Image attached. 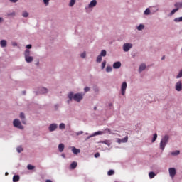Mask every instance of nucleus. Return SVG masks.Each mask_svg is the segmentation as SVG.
<instances>
[{
    "mask_svg": "<svg viewBox=\"0 0 182 182\" xmlns=\"http://www.w3.org/2000/svg\"><path fill=\"white\" fill-rule=\"evenodd\" d=\"M121 67H122V63H120V61L115 62L113 64L114 69H120Z\"/></svg>",
    "mask_w": 182,
    "mask_h": 182,
    "instance_id": "0eeeda50",
    "label": "nucleus"
},
{
    "mask_svg": "<svg viewBox=\"0 0 182 182\" xmlns=\"http://www.w3.org/2000/svg\"><path fill=\"white\" fill-rule=\"evenodd\" d=\"M72 151L74 154H79L80 153V149H76L75 147H72Z\"/></svg>",
    "mask_w": 182,
    "mask_h": 182,
    "instance_id": "9b49d317",
    "label": "nucleus"
},
{
    "mask_svg": "<svg viewBox=\"0 0 182 182\" xmlns=\"http://www.w3.org/2000/svg\"><path fill=\"white\" fill-rule=\"evenodd\" d=\"M100 143H102V144H106L107 146H110V141L109 140L101 141Z\"/></svg>",
    "mask_w": 182,
    "mask_h": 182,
    "instance_id": "f3484780",
    "label": "nucleus"
},
{
    "mask_svg": "<svg viewBox=\"0 0 182 182\" xmlns=\"http://www.w3.org/2000/svg\"><path fill=\"white\" fill-rule=\"evenodd\" d=\"M76 167H77V162H73L70 164V168H72V170H74V168H76Z\"/></svg>",
    "mask_w": 182,
    "mask_h": 182,
    "instance_id": "4468645a",
    "label": "nucleus"
},
{
    "mask_svg": "<svg viewBox=\"0 0 182 182\" xmlns=\"http://www.w3.org/2000/svg\"><path fill=\"white\" fill-rule=\"evenodd\" d=\"M75 2H76V0H70V2L69 4V6H73V5H75Z\"/></svg>",
    "mask_w": 182,
    "mask_h": 182,
    "instance_id": "473e14b6",
    "label": "nucleus"
},
{
    "mask_svg": "<svg viewBox=\"0 0 182 182\" xmlns=\"http://www.w3.org/2000/svg\"><path fill=\"white\" fill-rule=\"evenodd\" d=\"M126 89H127V83L126 82H124L121 87V92L123 96L126 95Z\"/></svg>",
    "mask_w": 182,
    "mask_h": 182,
    "instance_id": "20e7f679",
    "label": "nucleus"
},
{
    "mask_svg": "<svg viewBox=\"0 0 182 182\" xmlns=\"http://www.w3.org/2000/svg\"><path fill=\"white\" fill-rule=\"evenodd\" d=\"M10 1H11V2H14V3L18 2V0H10Z\"/></svg>",
    "mask_w": 182,
    "mask_h": 182,
    "instance_id": "3c124183",
    "label": "nucleus"
},
{
    "mask_svg": "<svg viewBox=\"0 0 182 182\" xmlns=\"http://www.w3.org/2000/svg\"><path fill=\"white\" fill-rule=\"evenodd\" d=\"M107 52H106V50H102V51H101V53H100V56H106V55H107Z\"/></svg>",
    "mask_w": 182,
    "mask_h": 182,
    "instance_id": "cd10ccee",
    "label": "nucleus"
},
{
    "mask_svg": "<svg viewBox=\"0 0 182 182\" xmlns=\"http://www.w3.org/2000/svg\"><path fill=\"white\" fill-rule=\"evenodd\" d=\"M103 132H104V134H105V133H108V134H112V130H110V129H109V128L105 129L103 131Z\"/></svg>",
    "mask_w": 182,
    "mask_h": 182,
    "instance_id": "4be33fe9",
    "label": "nucleus"
},
{
    "mask_svg": "<svg viewBox=\"0 0 182 182\" xmlns=\"http://www.w3.org/2000/svg\"><path fill=\"white\" fill-rule=\"evenodd\" d=\"M65 124H63V123H61V124L59 125V129H60L61 130L65 129Z\"/></svg>",
    "mask_w": 182,
    "mask_h": 182,
    "instance_id": "2f4dec72",
    "label": "nucleus"
},
{
    "mask_svg": "<svg viewBox=\"0 0 182 182\" xmlns=\"http://www.w3.org/2000/svg\"><path fill=\"white\" fill-rule=\"evenodd\" d=\"M45 5H49V0H43Z\"/></svg>",
    "mask_w": 182,
    "mask_h": 182,
    "instance_id": "49530a36",
    "label": "nucleus"
},
{
    "mask_svg": "<svg viewBox=\"0 0 182 182\" xmlns=\"http://www.w3.org/2000/svg\"><path fill=\"white\" fill-rule=\"evenodd\" d=\"M46 182H52V181H51V180H49V179H47V180L46 181Z\"/></svg>",
    "mask_w": 182,
    "mask_h": 182,
    "instance_id": "5fc2aeb1",
    "label": "nucleus"
},
{
    "mask_svg": "<svg viewBox=\"0 0 182 182\" xmlns=\"http://www.w3.org/2000/svg\"><path fill=\"white\" fill-rule=\"evenodd\" d=\"M17 151L18 153H21V151H23V148L22 146L17 147Z\"/></svg>",
    "mask_w": 182,
    "mask_h": 182,
    "instance_id": "f704fd0d",
    "label": "nucleus"
},
{
    "mask_svg": "<svg viewBox=\"0 0 182 182\" xmlns=\"http://www.w3.org/2000/svg\"><path fill=\"white\" fill-rule=\"evenodd\" d=\"M168 139L169 138H168V135H166L162 138V139L160 142V149H161V150H164L167 143H168Z\"/></svg>",
    "mask_w": 182,
    "mask_h": 182,
    "instance_id": "f03ea898",
    "label": "nucleus"
},
{
    "mask_svg": "<svg viewBox=\"0 0 182 182\" xmlns=\"http://www.w3.org/2000/svg\"><path fill=\"white\" fill-rule=\"evenodd\" d=\"M144 14L145 15H150V9H146L144 11Z\"/></svg>",
    "mask_w": 182,
    "mask_h": 182,
    "instance_id": "58836bf2",
    "label": "nucleus"
},
{
    "mask_svg": "<svg viewBox=\"0 0 182 182\" xmlns=\"http://www.w3.org/2000/svg\"><path fill=\"white\" fill-rule=\"evenodd\" d=\"M95 158L100 157V154L99 152H97V153L95 154Z\"/></svg>",
    "mask_w": 182,
    "mask_h": 182,
    "instance_id": "de8ad7c7",
    "label": "nucleus"
},
{
    "mask_svg": "<svg viewBox=\"0 0 182 182\" xmlns=\"http://www.w3.org/2000/svg\"><path fill=\"white\" fill-rule=\"evenodd\" d=\"M132 46H124L123 48L124 52H129Z\"/></svg>",
    "mask_w": 182,
    "mask_h": 182,
    "instance_id": "412c9836",
    "label": "nucleus"
},
{
    "mask_svg": "<svg viewBox=\"0 0 182 182\" xmlns=\"http://www.w3.org/2000/svg\"><path fill=\"white\" fill-rule=\"evenodd\" d=\"M84 90L85 92H89V90H90V88H89V87H85Z\"/></svg>",
    "mask_w": 182,
    "mask_h": 182,
    "instance_id": "09e8293b",
    "label": "nucleus"
},
{
    "mask_svg": "<svg viewBox=\"0 0 182 182\" xmlns=\"http://www.w3.org/2000/svg\"><path fill=\"white\" fill-rule=\"evenodd\" d=\"M97 63H100L102 62V55H98L96 60Z\"/></svg>",
    "mask_w": 182,
    "mask_h": 182,
    "instance_id": "bb28decb",
    "label": "nucleus"
},
{
    "mask_svg": "<svg viewBox=\"0 0 182 182\" xmlns=\"http://www.w3.org/2000/svg\"><path fill=\"white\" fill-rule=\"evenodd\" d=\"M169 171V176L170 177H171V178H174V177L176 176V174L177 173V171H176V168H170L168 169Z\"/></svg>",
    "mask_w": 182,
    "mask_h": 182,
    "instance_id": "39448f33",
    "label": "nucleus"
},
{
    "mask_svg": "<svg viewBox=\"0 0 182 182\" xmlns=\"http://www.w3.org/2000/svg\"><path fill=\"white\" fill-rule=\"evenodd\" d=\"M180 77H182V70H181L178 75L176 76L177 79H180Z\"/></svg>",
    "mask_w": 182,
    "mask_h": 182,
    "instance_id": "a19ab883",
    "label": "nucleus"
},
{
    "mask_svg": "<svg viewBox=\"0 0 182 182\" xmlns=\"http://www.w3.org/2000/svg\"><path fill=\"white\" fill-rule=\"evenodd\" d=\"M156 140H157V134H154V137L152 139V143H154V141H156Z\"/></svg>",
    "mask_w": 182,
    "mask_h": 182,
    "instance_id": "4c0bfd02",
    "label": "nucleus"
},
{
    "mask_svg": "<svg viewBox=\"0 0 182 182\" xmlns=\"http://www.w3.org/2000/svg\"><path fill=\"white\" fill-rule=\"evenodd\" d=\"M144 69H146V64H141L139 66V72H143V70H144Z\"/></svg>",
    "mask_w": 182,
    "mask_h": 182,
    "instance_id": "dca6fc26",
    "label": "nucleus"
},
{
    "mask_svg": "<svg viewBox=\"0 0 182 182\" xmlns=\"http://www.w3.org/2000/svg\"><path fill=\"white\" fill-rule=\"evenodd\" d=\"M48 129H49L50 132H55V130H56V129H58V124H51L49 126Z\"/></svg>",
    "mask_w": 182,
    "mask_h": 182,
    "instance_id": "6e6552de",
    "label": "nucleus"
},
{
    "mask_svg": "<svg viewBox=\"0 0 182 182\" xmlns=\"http://www.w3.org/2000/svg\"><path fill=\"white\" fill-rule=\"evenodd\" d=\"M107 174L109 176H113V174H114V171L111 169L107 172Z\"/></svg>",
    "mask_w": 182,
    "mask_h": 182,
    "instance_id": "e433bc0d",
    "label": "nucleus"
},
{
    "mask_svg": "<svg viewBox=\"0 0 182 182\" xmlns=\"http://www.w3.org/2000/svg\"><path fill=\"white\" fill-rule=\"evenodd\" d=\"M77 136H80V134H83V131H80L76 133Z\"/></svg>",
    "mask_w": 182,
    "mask_h": 182,
    "instance_id": "a18cd8bd",
    "label": "nucleus"
},
{
    "mask_svg": "<svg viewBox=\"0 0 182 182\" xmlns=\"http://www.w3.org/2000/svg\"><path fill=\"white\" fill-rule=\"evenodd\" d=\"M19 176L18 175H15L14 177H13V181L14 182H18L19 181Z\"/></svg>",
    "mask_w": 182,
    "mask_h": 182,
    "instance_id": "a211bd4d",
    "label": "nucleus"
},
{
    "mask_svg": "<svg viewBox=\"0 0 182 182\" xmlns=\"http://www.w3.org/2000/svg\"><path fill=\"white\" fill-rule=\"evenodd\" d=\"M20 118H21V119H25V114H23V112H21V113L20 114Z\"/></svg>",
    "mask_w": 182,
    "mask_h": 182,
    "instance_id": "c03bdc74",
    "label": "nucleus"
},
{
    "mask_svg": "<svg viewBox=\"0 0 182 182\" xmlns=\"http://www.w3.org/2000/svg\"><path fill=\"white\" fill-rule=\"evenodd\" d=\"M105 67H106V60L102 63V69H105Z\"/></svg>",
    "mask_w": 182,
    "mask_h": 182,
    "instance_id": "79ce46f5",
    "label": "nucleus"
},
{
    "mask_svg": "<svg viewBox=\"0 0 182 182\" xmlns=\"http://www.w3.org/2000/svg\"><path fill=\"white\" fill-rule=\"evenodd\" d=\"M175 6L176 8H178V9H180V8H182V2L176 3Z\"/></svg>",
    "mask_w": 182,
    "mask_h": 182,
    "instance_id": "6ab92c4d",
    "label": "nucleus"
},
{
    "mask_svg": "<svg viewBox=\"0 0 182 182\" xmlns=\"http://www.w3.org/2000/svg\"><path fill=\"white\" fill-rule=\"evenodd\" d=\"M178 154H180V151H178V150L171 152L172 156H178Z\"/></svg>",
    "mask_w": 182,
    "mask_h": 182,
    "instance_id": "393cba45",
    "label": "nucleus"
},
{
    "mask_svg": "<svg viewBox=\"0 0 182 182\" xmlns=\"http://www.w3.org/2000/svg\"><path fill=\"white\" fill-rule=\"evenodd\" d=\"M81 58H82L83 59H85V58H86V53H82L81 55H80Z\"/></svg>",
    "mask_w": 182,
    "mask_h": 182,
    "instance_id": "37998d69",
    "label": "nucleus"
},
{
    "mask_svg": "<svg viewBox=\"0 0 182 182\" xmlns=\"http://www.w3.org/2000/svg\"><path fill=\"white\" fill-rule=\"evenodd\" d=\"M27 168H28V170H33V168H35V166H33V165L29 164V165L27 166Z\"/></svg>",
    "mask_w": 182,
    "mask_h": 182,
    "instance_id": "c9c22d12",
    "label": "nucleus"
},
{
    "mask_svg": "<svg viewBox=\"0 0 182 182\" xmlns=\"http://www.w3.org/2000/svg\"><path fill=\"white\" fill-rule=\"evenodd\" d=\"M96 109H97L96 107H95L94 110H96Z\"/></svg>",
    "mask_w": 182,
    "mask_h": 182,
    "instance_id": "680f3d73",
    "label": "nucleus"
},
{
    "mask_svg": "<svg viewBox=\"0 0 182 182\" xmlns=\"http://www.w3.org/2000/svg\"><path fill=\"white\" fill-rule=\"evenodd\" d=\"M6 40H1L0 41V45L1 46H6Z\"/></svg>",
    "mask_w": 182,
    "mask_h": 182,
    "instance_id": "aec40b11",
    "label": "nucleus"
},
{
    "mask_svg": "<svg viewBox=\"0 0 182 182\" xmlns=\"http://www.w3.org/2000/svg\"><path fill=\"white\" fill-rule=\"evenodd\" d=\"M177 11H178V8L176 7V9H174L171 11V15H174Z\"/></svg>",
    "mask_w": 182,
    "mask_h": 182,
    "instance_id": "7c9ffc66",
    "label": "nucleus"
},
{
    "mask_svg": "<svg viewBox=\"0 0 182 182\" xmlns=\"http://www.w3.org/2000/svg\"><path fill=\"white\" fill-rule=\"evenodd\" d=\"M99 134H105V132L103 131H98L94 133V136H97Z\"/></svg>",
    "mask_w": 182,
    "mask_h": 182,
    "instance_id": "b1692460",
    "label": "nucleus"
},
{
    "mask_svg": "<svg viewBox=\"0 0 182 182\" xmlns=\"http://www.w3.org/2000/svg\"><path fill=\"white\" fill-rule=\"evenodd\" d=\"M112 68L111 66H107V68H106V72H112Z\"/></svg>",
    "mask_w": 182,
    "mask_h": 182,
    "instance_id": "ea45409f",
    "label": "nucleus"
},
{
    "mask_svg": "<svg viewBox=\"0 0 182 182\" xmlns=\"http://www.w3.org/2000/svg\"><path fill=\"white\" fill-rule=\"evenodd\" d=\"M13 46H17V44L16 43H14Z\"/></svg>",
    "mask_w": 182,
    "mask_h": 182,
    "instance_id": "6e6d98bb",
    "label": "nucleus"
},
{
    "mask_svg": "<svg viewBox=\"0 0 182 182\" xmlns=\"http://www.w3.org/2000/svg\"><path fill=\"white\" fill-rule=\"evenodd\" d=\"M97 4V1L96 0L91 1V2L89 4V8H93L96 6Z\"/></svg>",
    "mask_w": 182,
    "mask_h": 182,
    "instance_id": "9d476101",
    "label": "nucleus"
},
{
    "mask_svg": "<svg viewBox=\"0 0 182 182\" xmlns=\"http://www.w3.org/2000/svg\"><path fill=\"white\" fill-rule=\"evenodd\" d=\"M83 94H80V93H76L75 95H73V92H70L68 94V98L70 100V102H72V100L73 99V100H75V102H80V100H82V99H83Z\"/></svg>",
    "mask_w": 182,
    "mask_h": 182,
    "instance_id": "f257e3e1",
    "label": "nucleus"
},
{
    "mask_svg": "<svg viewBox=\"0 0 182 182\" xmlns=\"http://www.w3.org/2000/svg\"><path fill=\"white\" fill-rule=\"evenodd\" d=\"M41 93H48V89L43 87L41 89Z\"/></svg>",
    "mask_w": 182,
    "mask_h": 182,
    "instance_id": "c756f323",
    "label": "nucleus"
},
{
    "mask_svg": "<svg viewBox=\"0 0 182 182\" xmlns=\"http://www.w3.org/2000/svg\"><path fill=\"white\" fill-rule=\"evenodd\" d=\"M174 22H182V17L176 18Z\"/></svg>",
    "mask_w": 182,
    "mask_h": 182,
    "instance_id": "72a5a7b5",
    "label": "nucleus"
},
{
    "mask_svg": "<svg viewBox=\"0 0 182 182\" xmlns=\"http://www.w3.org/2000/svg\"><path fill=\"white\" fill-rule=\"evenodd\" d=\"M2 22V18L0 17V23Z\"/></svg>",
    "mask_w": 182,
    "mask_h": 182,
    "instance_id": "13d9d810",
    "label": "nucleus"
},
{
    "mask_svg": "<svg viewBox=\"0 0 182 182\" xmlns=\"http://www.w3.org/2000/svg\"><path fill=\"white\" fill-rule=\"evenodd\" d=\"M58 150L60 153H62V151H63V150H65V145L63 144H60L58 145Z\"/></svg>",
    "mask_w": 182,
    "mask_h": 182,
    "instance_id": "ddd939ff",
    "label": "nucleus"
},
{
    "mask_svg": "<svg viewBox=\"0 0 182 182\" xmlns=\"http://www.w3.org/2000/svg\"><path fill=\"white\" fill-rule=\"evenodd\" d=\"M26 46H32V45H31V44H28V45H27Z\"/></svg>",
    "mask_w": 182,
    "mask_h": 182,
    "instance_id": "bf43d9fd",
    "label": "nucleus"
},
{
    "mask_svg": "<svg viewBox=\"0 0 182 182\" xmlns=\"http://www.w3.org/2000/svg\"><path fill=\"white\" fill-rule=\"evenodd\" d=\"M124 46H132L131 43H124Z\"/></svg>",
    "mask_w": 182,
    "mask_h": 182,
    "instance_id": "8fccbe9b",
    "label": "nucleus"
},
{
    "mask_svg": "<svg viewBox=\"0 0 182 182\" xmlns=\"http://www.w3.org/2000/svg\"><path fill=\"white\" fill-rule=\"evenodd\" d=\"M24 55H25V58L29 57L31 55V51H29V50H26Z\"/></svg>",
    "mask_w": 182,
    "mask_h": 182,
    "instance_id": "5701e85b",
    "label": "nucleus"
},
{
    "mask_svg": "<svg viewBox=\"0 0 182 182\" xmlns=\"http://www.w3.org/2000/svg\"><path fill=\"white\" fill-rule=\"evenodd\" d=\"M26 48H27V49H31L32 46H27Z\"/></svg>",
    "mask_w": 182,
    "mask_h": 182,
    "instance_id": "864d4df0",
    "label": "nucleus"
},
{
    "mask_svg": "<svg viewBox=\"0 0 182 182\" xmlns=\"http://www.w3.org/2000/svg\"><path fill=\"white\" fill-rule=\"evenodd\" d=\"M149 178H154L156 177V173H154V172H153V171L149 172Z\"/></svg>",
    "mask_w": 182,
    "mask_h": 182,
    "instance_id": "2eb2a0df",
    "label": "nucleus"
},
{
    "mask_svg": "<svg viewBox=\"0 0 182 182\" xmlns=\"http://www.w3.org/2000/svg\"><path fill=\"white\" fill-rule=\"evenodd\" d=\"M13 124L14 127H17V129L23 130V126H22V124H21V121H19V119H14L13 122Z\"/></svg>",
    "mask_w": 182,
    "mask_h": 182,
    "instance_id": "7ed1b4c3",
    "label": "nucleus"
},
{
    "mask_svg": "<svg viewBox=\"0 0 182 182\" xmlns=\"http://www.w3.org/2000/svg\"><path fill=\"white\" fill-rule=\"evenodd\" d=\"M127 140H129V137L128 136H126L123 139H117V142L118 143H127Z\"/></svg>",
    "mask_w": 182,
    "mask_h": 182,
    "instance_id": "1a4fd4ad",
    "label": "nucleus"
},
{
    "mask_svg": "<svg viewBox=\"0 0 182 182\" xmlns=\"http://www.w3.org/2000/svg\"><path fill=\"white\" fill-rule=\"evenodd\" d=\"M164 59H166V56H163L162 58H161V60H164Z\"/></svg>",
    "mask_w": 182,
    "mask_h": 182,
    "instance_id": "603ef678",
    "label": "nucleus"
},
{
    "mask_svg": "<svg viewBox=\"0 0 182 182\" xmlns=\"http://www.w3.org/2000/svg\"><path fill=\"white\" fill-rule=\"evenodd\" d=\"M5 175H6V176H8V172H6V173H5Z\"/></svg>",
    "mask_w": 182,
    "mask_h": 182,
    "instance_id": "052dcab7",
    "label": "nucleus"
},
{
    "mask_svg": "<svg viewBox=\"0 0 182 182\" xmlns=\"http://www.w3.org/2000/svg\"><path fill=\"white\" fill-rule=\"evenodd\" d=\"M26 62H27V63H31V62L33 61V57L32 56H28V57H26Z\"/></svg>",
    "mask_w": 182,
    "mask_h": 182,
    "instance_id": "f8f14e48",
    "label": "nucleus"
},
{
    "mask_svg": "<svg viewBox=\"0 0 182 182\" xmlns=\"http://www.w3.org/2000/svg\"><path fill=\"white\" fill-rule=\"evenodd\" d=\"M22 15H23V18H28L29 16V13H28L26 11H23Z\"/></svg>",
    "mask_w": 182,
    "mask_h": 182,
    "instance_id": "c85d7f7f",
    "label": "nucleus"
},
{
    "mask_svg": "<svg viewBox=\"0 0 182 182\" xmlns=\"http://www.w3.org/2000/svg\"><path fill=\"white\" fill-rule=\"evenodd\" d=\"M176 90H177V92H181L182 90V83L181 81H179L176 83Z\"/></svg>",
    "mask_w": 182,
    "mask_h": 182,
    "instance_id": "423d86ee",
    "label": "nucleus"
},
{
    "mask_svg": "<svg viewBox=\"0 0 182 182\" xmlns=\"http://www.w3.org/2000/svg\"><path fill=\"white\" fill-rule=\"evenodd\" d=\"M138 31H143V29H144V25L143 24H140L138 27H137Z\"/></svg>",
    "mask_w": 182,
    "mask_h": 182,
    "instance_id": "a878e982",
    "label": "nucleus"
},
{
    "mask_svg": "<svg viewBox=\"0 0 182 182\" xmlns=\"http://www.w3.org/2000/svg\"><path fill=\"white\" fill-rule=\"evenodd\" d=\"M23 124H26V122L25 121H22Z\"/></svg>",
    "mask_w": 182,
    "mask_h": 182,
    "instance_id": "4d7b16f0",
    "label": "nucleus"
}]
</instances>
